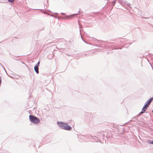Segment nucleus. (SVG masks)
<instances>
[{
  "label": "nucleus",
  "mask_w": 153,
  "mask_h": 153,
  "mask_svg": "<svg viewBox=\"0 0 153 153\" xmlns=\"http://www.w3.org/2000/svg\"><path fill=\"white\" fill-rule=\"evenodd\" d=\"M1 77L0 76V85H1Z\"/></svg>",
  "instance_id": "18"
},
{
  "label": "nucleus",
  "mask_w": 153,
  "mask_h": 153,
  "mask_svg": "<svg viewBox=\"0 0 153 153\" xmlns=\"http://www.w3.org/2000/svg\"><path fill=\"white\" fill-rule=\"evenodd\" d=\"M29 118L30 121L32 123L37 124L40 122L39 119L37 117L33 115H30Z\"/></svg>",
  "instance_id": "4"
},
{
  "label": "nucleus",
  "mask_w": 153,
  "mask_h": 153,
  "mask_svg": "<svg viewBox=\"0 0 153 153\" xmlns=\"http://www.w3.org/2000/svg\"><path fill=\"white\" fill-rule=\"evenodd\" d=\"M109 53V52H108L107 53V54H108Z\"/></svg>",
  "instance_id": "34"
},
{
  "label": "nucleus",
  "mask_w": 153,
  "mask_h": 153,
  "mask_svg": "<svg viewBox=\"0 0 153 153\" xmlns=\"http://www.w3.org/2000/svg\"><path fill=\"white\" fill-rule=\"evenodd\" d=\"M78 14V13L74 14L72 15H71L69 16H66V17L62 18V19H68L69 17H73L76 15H77Z\"/></svg>",
  "instance_id": "7"
},
{
  "label": "nucleus",
  "mask_w": 153,
  "mask_h": 153,
  "mask_svg": "<svg viewBox=\"0 0 153 153\" xmlns=\"http://www.w3.org/2000/svg\"><path fill=\"white\" fill-rule=\"evenodd\" d=\"M101 45H102L101 44H100V45H97V44H95L94 45V46H97L98 47H100V48L102 47H103Z\"/></svg>",
  "instance_id": "14"
},
{
  "label": "nucleus",
  "mask_w": 153,
  "mask_h": 153,
  "mask_svg": "<svg viewBox=\"0 0 153 153\" xmlns=\"http://www.w3.org/2000/svg\"><path fill=\"white\" fill-rule=\"evenodd\" d=\"M43 136H42V137H43V138H46L48 136V135H47L45 134H43Z\"/></svg>",
  "instance_id": "17"
},
{
  "label": "nucleus",
  "mask_w": 153,
  "mask_h": 153,
  "mask_svg": "<svg viewBox=\"0 0 153 153\" xmlns=\"http://www.w3.org/2000/svg\"><path fill=\"white\" fill-rule=\"evenodd\" d=\"M147 142L150 144L153 145V140H148L147 141Z\"/></svg>",
  "instance_id": "10"
},
{
  "label": "nucleus",
  "mask_w": 153,
  "mask_h": 153,
  "mask_svg": "<svg viewBox=\"0 0 153 153\" xmlns=\"http://www.w3.org/2000/svg\"><path fill=\"white\" fill-rule=\"evenodd\" d=\"M5 72L6 73V74H7L9 76H10V75H8V74H7V72L6 71H5Z\"/></svg>",
  "instance_id": "26"
},
{
  "label": "nucleus",
  "mask_w": 153,
  "mask_h": 153,
  "mask_svg": "<svg viewBox=\"0 0 153 153\" xmlns=\"http://www.w3.org/2000/svg\"><path fill=\"white\" fill-rule=\"evenodd\" d=\"M144 112H145V111H141V112L139 114H138L137 115V117H138V116H140V114H143V113H144Z\"/></svg>",
  "instance_id": "16"
},
{
  "label": "nucleus",
  "mask_w": 153,
  "mask_h": 153,
  "mask_svg": "<svg viewBox=\"0 0 153 153\" xmlns=\"http://www.w3.org/2000/svg\"><path fill=\"white\" fill-rule=\"evenodd\" d=\"M117 0H114L112 2V4L113 5V7L114 5L115 4V3H116V1Z\"/></svg>",
  "instance_id": "15"
},
{
  "label": "nucleus",
  "mask_w": 153,
  "mask_h": 153,
  "mask_svg": "<svg viewBox=\"0 0 153 153\" xmlns=\"http://www.w3.org/2000/svg\"><path fill=\"white\" fill-rule=\"evenodd\" d=\"M131 5V4L130 3H128L127 4V5L128 7H131L130 5Z\"/></svg>",
  "instance_id": "20"
},
{
  "label": "nucleus",
  "mask_w": 153,
  "mask_h": 153,
  "mask_svg": "<svg viewBox=\"0 0 153 153\" xmlns=\"http://www.w3.org/2000/svg\"><path fill=\"white\" fill-rule=\"evenodd\" d=\"M34 70L36 73L37 74L39 73V68L37 67H34Z\"/></svg>",
  "instance_id": "9"
},
{
  "label": "nucleus",
  "mask_w": 153,
  "mask_h": 153,
  "mask_svg": "<svg viewBox=\"0 0 153 153\" xmlns=\"http://www.w3.org/2000/svg\"><path fill=\"white\" fill-rule=\"evenodd\" d=\"M135 120H134L133 121H134V122H135Z\"/></svg>",
  "instance_id": "40"
},
{
  "label": "nucleus",
  "mask_w": 153,
  "mask_h": 153,
  "mask_svg": "<svg viewBox=\"0 0 153 153\" xmlns=\"http://www.w3.org/2000/svg\"><path fill=\"white\" fill-rule=\"evenodd\" d=\"M56 14L57 15H58V14L57 13H56Z\"/></svg>",
  "instance_id": "33"
},
{
  "label": "nucleus",
  "mask_w": 153,
  "mask_h": 153,
  "mask_svg": "<svg viewBox=\"0 0 153 153\" xmlns=\"http://www.w3.org/2000/svg\"><path fill=\"white\" fill-rule=\"evenodd\" d=\"M136 120H137V119H136Z\"/></svg>",
  "instance_id": "44"
},
{
  "label": "nucleus",
  "mask_w": 153,
  "mask_h": 153,
  "mask_svg": "<svg viewBox=\"0 0 153 153\" xmlns=\"http://www.w3.org/2000/svg\"><path fill=\"white\" fill-rule=\"evenodd\" d=\"M137 135H138V137H139V138L140 139H141V138H140V135H139V134H137Z\"/></svg>",
  "instance_id": "25"
},
{
  "label": "nucleus",
  "mask_w": 153,
  "mask_h": 153,
  "mask_svg": "<svg viewBox=\"0 0 153 153\" xmlns=\"http://www.w3.org/2000/svg\"><path fill=\"white\" fill-rule=\"evenodd\" d=\"M78 12H79V13H81V11H80V10H79V11H78Z\"/></svg>",
  "instance_id": "27"
},
{
  "label": "nucleus",
  "mask_w": 153,
  "mask_h": 153,
  "mask_svg": "<svg viewBox=\"0 0 153 153\" xmlns=\"http://www.w3.org/2000/svg\"><path fill=\"white\" fill-rule=\"evenodd\" d=\"M39 64H40V62H39V61L38 62V63H37V64L34 67L39 68Z\"/></svg>",
  "instance_id": "12"
},
{
  "label": "nucleus",
  "mask_w": 153,
  "mask_h": 153,
  "mask_svg": "<svg viewBox=\"0 0 153 153\" xmlns=\"http://www.w3.org/2000/svg\"><path fill=\"white\" fill-rule=\"evenodd\" d=\"M152 113H153V110L152 111Z\"/></svg>",
  "instance_id": "35"
},
{
  "label": "nucleus",
  "mask_w": 153,
  "mask_h": 153,
  "mask_svg": "<svg viewBox=\"0 0 153 153\" xmlns=\"http://www.w3.org/2000/svg\"><path fill=\"white\" fill-rule=\"evenodd\" d=\"M57 124L60 128L62 129L68 131H70L71 130V127L66 123L58 121L57 122Z\"/></svg>",
  "instance_id": "2"
},
{
  "label": "nucleus",
  "mask_w": 153,
  "mask_h": 153,
  "mask_svg": "<svg viewBox=\"0 0 153 153\" xmlns=\"http://www.w3.org/2000/svg\"><path fill=\"white\" fill-rule=\"evenodd\" d=\"M124 128H123V129H122V130H122V131H124Z\"/></svg>",
  "instance_id": "30"
},
{
  "label": "nucleus",
  "mask_w": 153,
  "mask_h": 153,
  "mask_svg": "<svg viewBox=\"0 0 153 153\" xmlns=\"http://www.w3.org/2000/svg\"><path fill=\"white\" fill-rule=\"evenodd\" d=\"M68 56H70L69 55H68Z\"/></svg>",
  "instance_id": "41"
},
{
  "label": "nucleus",
  "mask_w": 153,
  "mask_h": 153,
  "mask_svg": "<svg viewBox=\"0 0 153 153\" xmlns=\"http://www.w3.org/2000/svg\"><path fill=\"white\" fill-rule=\"evenodd\" d=\"M57 48V49H59V48Z\"/></svg>",
  "instance_id": "38"
},
{
  "label": "nucleus",
  "mask_w": 153,
  "mask_h": 153,
  "mask_svg": "<svg viewBox=\"0 0 153 153\" xmlns=\"http://www.w3.org/2000/svg\"><path fill=\"white\" fill-rule=\"evenodd\" d=\"M143 18L145 19H148L150 18L149 17H143Z\"/></svg>",
  "instance_id": "19"
},
{
  "label": "nucleus",
  "mask_w": 153,
  "mask_h": 153,
  "mask_svg": "<svg viewBox=\"0 0 153 153\" xmlns=\"http://www.w3.org/2000/svg\"><path fill=\"white\" fill-rule=\"evenodd\" d=\"M68 56H70L69 55H68Z\"/></svg>",
  "instance_id": "42"
},
{
  "label": "nucleus",
  "mask_w": 153,
  "mask_h": 153,
  "mask_svg": "<svg viewBox=\"0 0 153 153\" xmlns=\"http://www.w3.org/2000/svg\"><path fill=\"white\" fill-rule=\"evenodd\" d=\"M81 38L82 39V40L83 41V40H84L83 39L82 37V34H81Z\"/></svg>",
  "instance_id": "23"
},
{
  "label": "nucleus",
  "mask_w": 153,
  "mask_h": 153,
  "mask_svg": "<svg viewBox=\"0 0 153 153\" xmlns=\"http://www.w3.org/2000/svg\"><path fill=\"white\" fill-rule=\"evenodd\" d=\"M8 0V1L9 2H10V0Z\"/></svg>",
  "instance_id": "32"
},
{
  "label": "nucleus",
  "mask_w": 153,
  "mask_h": 153,
  "mask_svg": "<svg viewBox=\"0 0 153 153\" xmlns=\"http://www.w3.org/2000/svg\"><path fill=\"white\" fill-rule=\"evenodd\" d=\"M153 100V97H151L146 102L145 104L149 106Z\"/></svg>",
  "instance_id": "6"
},
{
  "label": "nucleus",
  "mask_w": 153,
  "mask_h": 153,
  "mask_svg": "<svg viewBox=\"0 0 153 153\" xmlns=\"http://www.w3.org/2000/svg\"><path fill=\"white\" fill-rule=\"evenodd\" d=\"M94 53V52H92V54H93Z\"/></svg>",
  "instance_id": "31"
},
{
  "label": "nucleus",
  "mask_w": 153,
  "mask_h": 153,
  "mask_svg": "<svg viewBox=\"0 0 153 153\" xmlns=\"http://www.w3.org/2000/svg\"><path fill=\"white\" fill-rule=\"evenodd\" d=\"M14 0H10V3H13Z\"/></svg>",
  "instance_id": "22"
},
{
  "label": "nucleus",
  "mask_w": 153,
  "mask_h": 153,
  "mask_svg": "<svg viewBox=\"0 0 153 153\" xmlns=\"http://www.w3.org/2000/svg\"><path fill=\"white\" fill-rule=\"evenodd\" d=\"M87 54H85V55H87Z\"/></svg>",
  "instance_id": "39"
},
{
  "label": "nucleus",
  "mask_w": 153,
  "mask_h": 153,
  "mask_svg": "<svg viewBox=\"0 0 153 153\" xmlns=\"http://www.w3.org/2000/svg\"><path fill=\"white\" fill-rule=\"evenodd\" d=\"M52 16L54 17L55 18H57V19H59V18L57 16Z\"/></svg>",
  "instance_id": "21"
},
{
  "label": "nucleus",
  "mask_w": 153,
  "mask_h": 153,
  "mask_svg": "<svg viewBox=\"0 0 153 153\" xmlns=\"http://www.w3.org/2000/svg\"><path fill=\"white\" fill-rule=\"evenodd\" d=\"M123 133H125V132L123 133Z\"/></svg>",
  "instance_id": "43"
},
{
  "label": "nucleus",
  "mask_w": 153,
  "mask_h": 153,
  "mask_svg": "<svg viewBox=\"0 0 153 153\" xmlns=\"http://www.w3.org/2000/svg\"><path fill=\"white\" fill-rule=\"evenodd\" d=\"M83 41L85 43H87L85 40H83Z\"/></svg>",
  "instance_id": "28"
},
{
  "label": "nucleus",
  "mask_w": 153,
  "mask_h": 153,
  "mask_svg": "<svg viewBox=\"0 0 153 153\" xmlns=\"http://www.w3.org/2000/svg\"><path fill=\"white\" fill-rule=\"evenodd\" d=\"M22 63H23V64H25L24 63V62H22Z\"/></svg>",
  "instance_id": "36"
},
{
  "label": "nucleus",
  "mask_w": 153,
  "mask_h": 153,
  "mask_svg": "<svg viewBox=\"0 0 153 153\" xmlns=\"http://www.w3.org/2000/svg\"><path fill=\"white\" fill-rule=\"evenodd\" d=\"M79 31H80V35H81V28H82V27L81 25L79 23Z\"/></svg>",
  "instance_id": "11"
},
{
  "label": "nucleus",
  "mask_w": 153,
  "mask_h": 153,
  "mask_svg": "<svg viewBox=\"0 0 153 153\" xmlns=\"http://www.w3.org/2000/svg\"><path fill=\"white\" fill-rule=\"evenodd\" d=\"M77 137L80 142H82V141H85L86 140H91L92 141V140L90 139L89 137V135H92L91 134H87V135L82 134H77Z\"/></svg>",
  "instance_id": "3"
},
{
  "label": "nucleus",
  "mask_w": 153,
  "mask_h": 153,
  "mask_svg": "<svg viewBox=\"0 0 153 153\" xmlns=\"http://www.w3.org/2000/svg\"><path fill=\"white\" fill-rule=\"evenodd\" d=\"M61 14L62 15H65V13H61Z\"/></svg>",
  "instance_id": "24"
},
{
  "label": "nucleus",
  "mask_w": 153,
  "mask_h": 153,
  "mask_svg": "<svg viewBox=\"0 0 153 153\" xmlns=\"http://www.w3.org/2000/svg\"><path fill=\"white\" fill-rule=\"evenodd\" d=\"M114 136L117 137L115 134H107L105 137V134H100V135L96 134V135H89V137L92 142H98L99 140L101 143H103L106 142V140L108 141L114 140L116 138Z\"/></svg>",
  "instance_id": "1"
},
{
  "label": "nucleus",
  "mask_w": 153,
  "mask_h": 153,
  "mask_svg": "<svg viewBox=\"0 0 153 153\" xmlns=\"http://www.w3.org/2000/svg\"><path fill=\"white\" fill-rule=\"evenodd\" d=\"M1 85H0V86Z\"/></svg>",
  "instance_id": "45"
},
{
  "label": "nucleus",
  "mask_w": 153,
  "mask_h": 153,
  "mask_svg": "<svg viewBox=\"0 0 153 153\" xmlns=\"http://www.w3.org/2000/svg\"><path fill=\"white\" fill-rule=\"evenodd\" d=\"M148 107L149 106L146 105L145 104L142 109V111H145L147 110Z\"/></svg>",
  "instance_id": "8"
},
{
  "label": "nucleus",
  "mask_w": 153,
  "mask_h": 153,
  "mask_svg": "<svg viewBox=\"0 0 153 153\" xmlns=\"http://www.w3.org/2000/svg\"><path fill=\"white\" fill-rule=\"evenodd\" d=\"M134 121V120H130V121Z\"/></svg>",
  "instance_id": "37"
},
{
  "label": "nucleus",
  "mask_w": 153,
  "mask_h": 153,
  "mask_svg": "<svg viewBox=\"0 0 153 153\" xmlns=\"http://www.w3.org/2000/svg\"><path fill=\"white\" fill-rule=\"evenodd\" d=\"M11 75H10V77L12 78H15V79H17L16 77L15 76H14V75L12 74H11Z\"/></svg>",
  "instance_id": "13"
},
{
  "label": "nucleus",
  "mask_w": 153,
  "mask_h": 153,
  "mask_svg": "<svg viewBox=\"0 0 153 153\" xmlns=\"http://www.w3.org/2000/svg\"><path fill=\"white\" fill-rule=\"evenodd\" d=\"M104 48L105 49H109L111 48L112 50H117L118 49H121L122 48H113L112 46H108V45H105Z\"/></svg>",
  "instance_id": "5"
},
{
  "label": "nucleus",
  "mask_w": 153,
  "mask_h": 153,
  "mask_svg": "<svg viewBox=\"0 0 153 153\" xmlns=\"http://www.w3.org/2000/svg\"><path fill=\"white\" fill-rule=\"evenodd\" d=\"M107 44H111V43H108H108H107Z\"/></svg>",
  "instance_id": "29"
}]
</instances>
